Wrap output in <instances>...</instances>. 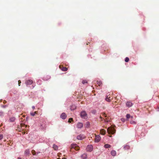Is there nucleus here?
<instances>
[{"label": "nucleus", "instance_id": "9", "mask_svg": "<svg viewBox=\"0 0 159 159\" xmlns=\"http://www.w3.org/2000/svg\"><path fill=\"white\" fill-rule=\"evenodd\" d=\"M83 135L80 134L77 136V139L78 140H82L84 138Z\"/></svg>", "mask_w": 159, "mask_h": 159}, {"label": "nucleus", "instance_id": "10", "mask_svg": "<svg viewBox=\"0 0 159 159\" xmlns=\"http://www.w3.org/2000/svg\"><path fill=\"white\" fill-rule=\"evenodd\" d=\"M67 117V115L65 113H62L61 115V118L63 119H65Z\"/></svg>", "mask_w": 159, "mask_h": 159}, {"label": "nucleus", "instance_id": "27", "mask_svg": "<svg viewBox=\"0 0 159 159\" xmlns=\"http://www.w3.org/2000/svg\"><path fill=\"white\" fill-rule=\"evenodd\" d=\"M129 59L128 57H126L125 58V61L126 62H128L129 61Z\"/></svg>", "mask_w": 159, "mask_h": 159}, {"label": "nucleus", "instance_id": "26", "mask_svg": "<svg viewBox=\"0 0 159 159\" xmlns=\"http://www.w3.org/2000/svg\"><path fill=\"white\" fill-rule=\"evenodd\" d=\"M82 83L83 84H87V81L86 80H83L82 81Z\"/></svg>", "mask_w": 159, "mask_h": 159}, {"label": "nucleus", "instance_id": "38", "mask_svg": "<svg viewBox=\"0 0 159 159\" xmlns=\"http://www.w3.org/2000/svg\"><path fill=\"white\" fill-rule=\"evenodd\" d=\"M32 108L33 109H34L35 108V107L34 106H33L32 107Z\"/></svg>", "mask_w": 159, "mask_h": 159}, {"label": "nucleus", "instance_id": "13", "mask_svg": "<svg viewBox=\"0 0 159 159\" xmlns=\"http://www.w3.org/2000/svg\"><path fill=\"white\" fill-rule=\"evenodd\" d=\"M90 124L89 122H87L84 125L85 127L86 128H88L90 127Z\"/></svg>", "mask_w": 159, "mask_h": 159}, {"label": "nucleus", "instance_id": "20", "mask_svg": "<svg viewBox=\"0 0 159 159\" xmlns=\"http://www.w3.org/2000/svg\"><path fill=\"white\" fill-rule=\"evenodd\" d=\"M104 147L105 148H110L111 146L108 144H106L104 145Z\"/></svg>", "mask_w": 159, "mask_h": 159}, {"label": "nucleus", "instance_id": "14", "mask_svg": "<svg viewBox=\"0 0 159 159\" xmlns=\"http://www.w3.org/2000/svg\"><path fill=\"white\" fill-rule=\"evenodd\" d=\"M100 132L101 134L102 135H104L106 133V131L103 129H101Z\"/></svg>", "mask_w": 159, "mask_h": 159}, {"label": "nucleus", "instance_id": "2", "mask_svg": "<svg viewBox=\"0 0 159 159\" xmlns=\"http://www.w3.org/2000/svg\"><path fill=\"white\" fill-rule=\"evenodd\" d=\"M80 116L81 117L84 119H86L88 117V115L85 111H83L80 112Z\"/></svg>", "mask_w": 159, "mask_h": 159}, {"label": "nucleus", "instance_id": "35", "mask_svg": "<svg viewBox=\"0 0 159 159\" xmlns=\"http://www.w3.org/2000/svg\"><path fill=\"white\" fill-rule=\"evenodd\" d=\"M121 121H123V122H124L125 121V119H123V118H122L121 119Z\"/></svg>", "mask_w": 159, "mask_h": 159}, {"label": "nucleus", "instance_id": "3", "mask_svg": "<svg viewBox=\"0 0 159 159\" xmlns=\"http://www.w3.org/2000/svg\"><path fill=\"white\" fill-rule=\"evenodd\" d=\"M20 125L21 129L24 131H25V129L28 130L29 129V126L28 125H25L24 124L21 123Z\"/></svg>", "mask_w": 159, "mask_h": 159}, {"label": "nucleus", "instance_id": "18", "mask_svg": "<svg viewBox=\"0 0 159 159\" xmlns=\"http://www.w3.org/2000/svg\"><path fill=\"white\" fill-rule=\"evenodd\" d=\"M76 108V106L75 105H72L70 107V109L71 111H73Z\"/></svg>", "mask_w": 159, "mask_h": 159}, {"label": "nucleus", "instance_id": "31", "mask_svg": "<svg viewBox=\"0 0 159 159\" xmlns=\"http://www.w3.org/2000/svg\"><path fill=\"white\" fill-rule=\"evenodd\" d=\"M4 113L2 111H0V116H2L4 115Z\"/></svg>", "mask_w": 159, "mask_h": 159}, {"label": "nucleus", "instance_id": "22", "mask_svg": "<svg viewBox=\"0 0 159 159\" xmlns=\"http://www.w3.org/2000/svg\"><path fill=\"white\" fill-rule=\"evenodd\" d=\"M15 118L14 117H12L10 118L9 120L11 122H13L15 121Z\"/></svg>", "mask_w": 159, "mask_h": 159}, {"label": "nucleus", "instance_id": "30", "mask_svg": "<svg viewBox=\"0 0 159 159\" xmlns=\"http://www.w3.org/2000/svg\"><path fill=\"white\" fill-rule=\"evenodd\" d=\"M130 123L131 124H136V123L134 121H130Z\"/></svg>", "mask_w": 159, "mask_h": 159}, {"label": "nucleus", "instance_id": "16", "mask_svg": "<svg viewBox=\"0 0 159 159\" xmlns=\"http://www.w3.org/2000/svg\"><path fill=\"white\" fill-rule=\"evenodd\" d=\"M123 148L125 150H127L129 149L130 146L128 145H125L124 146Z\"/></svg>", "mask_w": 159, "mask_h": 159}, {"label": "nucleus", "instance_id": "4", "mask_svg": "<svg viewBox=\"0 0 159 159\" xmlns=\"http://www.w3.org/2000/svg\"><path fill=\"white\" fill-rule=\"evenodd\" d=\"M80 147L78 146H77V144H71L70 150L72 149H74L76 150H78L80 149Z\"/></svg>", "mask_w": 159, "mask_h": 159}, {"label": "nucleus", "instance_id": "5", "mask_svg": "<svg viewBox=\"0 0 159 159\" xmlns=\"http://www.w3.org/2000/svg\"><path fill=\"white\" fill-rule=\"evenodd\" d=\"M33 83V80H26L25 82V83L27 85H31Z\"/></svg>", "mask_w": 159, "mask_h": 159}, {"label": "nucleus", "instance_id": "19", "mask_svg": "<svg viewBox=\"0 0 159 159\" xmlns=\"http://www.w3.org/2000/svg\"><path fill=\"white\" fill-rule=\"evenodd\" d=\"M53 148L55 150H57L58 149V146L54 144L53 145Z\"/></svg>", "mask_w": 159, "mask_h": 159}, {"label": "nucleus", "instance_id": "8", "mask_svg": "<svg viewBox=\"0 0 159 159\" xmlns=\"http://www.w3.org/2000/svg\"><path fill=\"white\" fill-rule=\"evenodd\" d=\"M83 127V124L81 122H79L77 125V127L78 128L80 129Z\"/></svg>", "mask_w": 159, "mask_h": 159}, {"label": "nucleus", "instance_id": "21", "mask_svg": "<svg viewBox=\"0 0 159 159\" xmlns=\"http://www.w3.org/2000/svg\"><path fill=\"white\" fill-rule=\"evenodd\" d=\"M126 118L127 119H128L129 118H131V119H133V116H130V115L129 114H127L126 116Z\"/></svg>", "mask_w": 159, "mask_h": 159}, {"label": "nucleus", "instance_id": "33", "mask_svg": "<svg viewBox=\"0 0 159 159\" xmlns=\"http://www.w3.org/2000/svg\"><path fill=\"white\" fill-rule=\"evenodd\" d=\"M25 152L27 154H29V151L28 150H26L25 151Z\"/></svg>", "mask_w": 159, "mask_h": 159}, {"label": "nucleus", "instance_id": "43", "mask_svg": "<svg viewBox=\"0 0 159 159\" xmlns=\"http://www.w3.org/2000/svg\"><path fill=\"white\" fill-rule=\"evenodd\" d=\"M22 118H21V121H22Z\"/></svg>", "mask_w": 159, "mask_h": 159}, {"label": "nucleus", "instance_id": "23", "mask_svg": "<svg viewBox=\"0 0 159 159\" xmlns=\"http://www.w3.org/2000/svg\"><path fill=\"white\" fill-rule=\"evenodd\" d=\"M59 67L60 69H61V70H67V68L63 67L62 66H59Z\"/></svg>", "mask_w": 159, "mask_h": 159}, {"label": "nucleus", "instance_id": "34", "mask_svg": "<svg viewBox=\"0 0 159 159\" xmlns=\"http://www.w3.org/2000/svg\"><path fill=\"white\" fill-rule=\"evenodd\" d=\"M18 85L19 86H20V84L21 83V81H20V80H19L18 81Z\"/></svg>", "mask_w": 159, "mask_h": 159}, {"label": "nucleus", "instance_id": "32", "mask_svg": "<svg viewBox=\"0 0 159 159\" xmlns=\"http://www.w3.org/2000/svg\"><path fill=\"white\" fill-rule=\"evenodd\" d=\"M3 138V135L2 134H0V140H1Z\"/></svg>", "mask_w": 159, "mask_h": 159}, {"label": "nucleus", "instance_id": "44", "mask_svg": "<svg viewBox=\"0 0 159 159\" xmlns=\"http://www.w3.org/2000/svg\"><path fill=\"white\" fill-rule=\"evenodd\" d=\"M6 105H5V106H4V107H6Z\"/></svg>", "mask_w": 159, "mask_h": 159}, {"label": "nucleus", "instance_id": "6", "mask_svg": "<svg viewBox=\"0 0 159 159\" xmlns=\"http://www.w3.org/2000/svg\"><path fill=\"white\" fill-rule=\"evenodd\" d=\"M86 149L87 151L91 152L93 149V147L92 145H88L87 146Z\"/></svg>", "mask_w": 159, "mask_h": 159}, {"label": "nucleus", "instance_id": "40", "mask_svg": "<svg viewBox=\"0 0 159 159\" xmlns=\"http://www.w3.org/2000/svg\"><path fill=\"white\" fill-rule=\"evenodd\" d=\"M2 101V99H1V100H0V102H1Z\"/></svg>", "mask_w": 159, "mask_h": 159}, {"label": "nucleus", "instance_id": "25", "mask_svg": "<svg viewBox=\"0 0 159 159\" xmlns=\"http://www.w3.org/2000/svg\"><path fill=\"white\" fill-rule=\"evenodd\" d=\"M97 84L99 86H100L102 84V82H101L100 81H97Z\"/></svg>", "mask_w": 159, "mask_h": 159}, {"label": "nucleus", "instance_id": "39", "mask_svg": "<svg viewBox=\"0 0 159 159\" xmlns=\"http://www.w3.org/2000/svg\"><path fill=\"white\" fill-rule=\"evenodd\" d=\"M23 116V117H25V116L24 115Z\"/></svg>", "mask_w": 159, "mask_h": 159}, {"label": "nucleus", "instance_id": "12", "mask_svg": "<svg viewBox=\"0 0 159 159\" xmlns=\"http://www.w3.org/2000/svg\"><path fill=\"white\" fill-rule=\"evenodd\" d=\"M126 106L129 107H130L132 106V103L130 102H127L126 103Z\"/></svg>", "mask_w": 159, "mask_h": 159}, {"label": "nucleus", "instance_id": "45", "mask_svg": "<svg viewBox=\"0 0 159 159\" xmlns=\"http://www.w3.org/2000/svg\"><path fill=\"white\" fill-rule=\"evenodd\" d=\"M103 115H106L104 113H103Z\"/></svg>", "mask_w": 159, "mask_h": 159}, {"label": "nucleus", "instance_id": "24", "mask_svg": "<svg viewBox=\"0 0 159 159\" xmlns=\"http://www.w3.org/2000/svg\"><path fill=\"white\" fill-rule=\"evenodd\" d=\"M86 155L84 153L81 155V157L83 159H85L86 157Z\"/></svg>", "mask_w": 159, "mask_h": 159}, {"label": "nucleus", "instance_id": "7", "mask_svg": "<svg viewBox=\"0 0 159 159\" xmlns=\"http://www.w3.org/2000/svg\"><path fill=\"white\" fill-rule=\"evenodd\" d=\"M113 99V97L110 95L107 96L105 98V100L108 102H110Z\"/></svg>", "mask_w": 159, "mask_h": 159}, {"label": "nucleus", "instance_id": "29", "mask_svg": "<svg viewBox=\"0 0 159 159\" xmlns=\"http://www.w3.org/2000/svg\"><path fill=\"white\" fill-rule=\"evenodd\" d=\"M31 152L33 155H35L36 153V152L35 150H32L31 151Z\"/></svg>", "mask_w": 159, "mask_h": 159}, {"label": "nucleus", "instance_id": "11", "mask_svg": "<svg viewBox=\"0 0 159 159\" xmlns=\"http://www.w3.org/2000/svg\"><path fill=\"white\" fill-rule=\"evenodd\" d=\"M101 137L99 135H96L95 136V142H98L100 140Z\"/></svg>", "mask_w": 159, "mask_h": 159}, {"label": "nucleus", "instance_id": "1", "mask_svg": "<svg viewBox=\"0 0 159 159\" xmlns=\"http://www.w3.org/2000/svg\"><path fill=\"white\" fill-rule=\"evenodd\" d=\"M116 130L113 128L110 127L108 128L107 131L109 134H113L116 132Z\"/></svg>", "mask_w": 159, "mask_h": 159}, {"label": "nucleus", "instance_id": "46", "mask_svg": "<svg viewBox=\"0 0 159 159\" xmlns=\"http://www.w3.org/2000/svg\"><path fill=\"white\" fill-rule=\"evenodd\" d=\"M88 43H87V45H88Z\"/></svg>", "mask_w": 159, "mask_h": 159}, {"label": "nucleus", "instance_id": "47", "mask_svg": "<svg viewBox=\"0 0 159 159\" xmlns=\"http://www.w3.org/2000/svg\"><path fill=\"white\" fill-rule=\"evenodd\" d=\"M64 70V71H66V70Z\"/></svg>", "mask_w": 159, "mask_h": 159}, {"label": "nucleus", "instance_id": "36", "mask_svg": "<svg viewBox=\"0 0 159 159\" xmlns=\"http://www.w3.org/2000/svg\"><path fill=\"white\" fill-rule=\"evenodd\" d=\"M7 101L6 100H4L3 101V103L4 104L6 103Z\"/></svg>", "mask_w": 159, "mask_h": 159}, {"label": "nucleus", "instance_id": "28", "mask_svg": "<svg viewBox=\"0 0 159 159\" xmlns=\"http://www.w3.org/2000/svg\"><path fill=\"white\" fill-rule=\"evenodd\" d=\"M73 118H70L69 119L68 122L69 123H70L71 122V121H73Z\"/></svg>", "mask_w": 159, "mask_h": 159}, {"label": "nucleus", "instance_id": "37", "mask_svg": "<svg viewBox=\"0 0 159 159\" xmlns=\"http://www.w3.org/2000/svg\"><path fill=\"white\" fill-rule=\"evenodd\" d=\"M57 159H60V158H57ZM62 159H66V158H65V157H63V158H62Z\"/></svg>", "mask_w": 159, "mask_h": 159}, {"label": "nucleus", "instance_id": "15", "mask_svg": "<svg viewBox=\"0 0 159 159\" xmlns=\"http://www.w3.org/2000/svg\"><path fill=\"white\" fill-rule=\"evenodd\" d=\"M38 111H35L34 112H30V114L32 116H34L36 114H38Z\"/></svg>", "mask_w": 159, "mask_h": 159}, {"label": "nucleus", "instance_id": "41", "mask_svg": "<svg viewBox=\"0 0 159 159\" xmlns=\"http://www.w3.org/2000/svg\"><path fill=\"white\" fill-rule=\"evenodd\" d=\"M18 159H21V158H18Z\"/></svg>", "mask_w": 159, "mask_h": 159}, {"label": "nucleus", "instance_id": "42", "mask_svg": "<svg viewBox=\"0 0 159 159\" xmlns=\"http://www.w3.org/2000/svg\"><path fill=\"white\" fill-rule=\"evenodd\" d=\"M109 137H111V135H110V136H109Z\"/></svg>", "mask_w": 159, "mask_h": 159}, {"label": "nucleus", "instance_id": "17", "mask_svg": "<svg viewBox=\"0 0 159 159\" xmlns=\"http://www.w3.org/2000/svg\"><path fill=\"white\" fill-rule=\"evenodd\" d=\"M111 154L112 156H115L116 155V152L115 150H112L111 152Z\"/></svg>", "mask_w": 159, "mask_h": 159}]
</instances>
